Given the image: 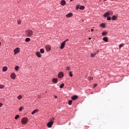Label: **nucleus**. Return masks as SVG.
<instances>
[{
	"label": "nucleus",
	"mask_w": 129,
	"mask_h": 129,
	"mask_svg": "<svg viewBox=\"0 0 129 129\" xmlns=\"http://www.w3.org/2000/svg\"><path fill=\"white\" fill-rule=\"evenodd\" d=\"M27 37H31L33 36V31L32 30L29 29L26 31Z\"/></svg>",
	"instance_id": "f257e3e1"
},
{
	"label": "nucleus",
	"mask_w": 129,
	"mask_h": 129,
	"mask_svg": "<svg viewBox=\"0 0 129 129\" xmlns=\"http://www.w3.org/2000/svg\"><path fill=\"white\" fill-rule=\"evenodd\" d=\"M21 121L22 124H27L28 121V119L27 117H23Z\"/></svg>",
	"instance_id": "f03ea898"
},
{
	"label": "nucleus",
	"mask_w": 129,
	"mask_h": 129,
	"mask_svg": "<svg viewBox=\"0 0 129 129\" xmlns=\"http://www.w3.org/2000/svg\"><path fill=\"white\" fill-rule=\"evenodd\" d=\"M109 15H113V12H111V13L110 12H106L105 14H104V18H106L107 16H108Z\"/></svg>",
	"instance_id": "7ed1b4c3"
},
{
	"label": "nucleus",
	"mask_w": 129,
	"mask_h": 129,
	"mask_svg": "<svg viewBox=\"0 0 129 129\" xmlns=\"http://www.w3.org/2000/svg\"><path fill=\"white\" fill-rule=\"evenodd\" d=\"M54 123V121H50L47 123V125L48 127H52L53 124Z\"/></svg>",
	"instance_id": "20e7f679"
},
{
	"label": "nucleus",
	"mask_w": 129,
	"mask_h": 129,
	"mask_svg": "<svg viewBox=\"0 0 129 129\" xmlns=\"http://www.w3.org/2000/svg\"><path fill=\"white\" fill-rule=\"evenodd\" d=\"M11 78L13 80H15L16 79V75L14 73H13L11 74Z\"/></svg>",
	"instance_id": "39448f33"
},
{
	"label": "nucleus",
	"mask_w": 129,
	"mask_h": 129,
	"mask_svg": "<svg viewBox=\"0 0 129 129\" xmlns=\"http://www.w3.org/2000/svg\"><path fill=\"white\" fill-rule=\"evenodd\" d=\"M45 48L47 52H49V51H50L51 50L50 45H46Z\"/></svg>",
	"instance_id": "423d86ee"
},
{
	"label": "nucleus",
	"mask_w": 129,
	"mask_h": 129,
	"mask_svg": "<svg viewBox=\"0 0 129 129\" xmlns=\"http://www.w3.org/2000/svg\"><path fill=\"white\" fill-rule=\"evenodd\" d=\"M63 76V73L62 72H60V73H58V78H62Z\"/></svg>",
	"instance_id": "0eeeda50"
},
{
	"label": "nucleus",
	"mask_w": 129,
	"mask_h": 129,
	"mask_svg": "<svg viewBox=\"0 0 129 129\" xmlns=\"http://www.w3.org/2000/svg\"><path fill=\"white\" fill-rule=\"evenodd\" d=\"M52 82L54 84H56L58 82V80L57 78H53L52 79Z\"/></svg>",
	"instance_id": "6e6552de"
},
{
	"label": "nucleus",
	"mask_w": 129,
	"mask_h": 129,
	"mask_svg": "<svg viewBox=\"0 0 129 129\" xmlns=\"http://www.w3.org/2000/svg\"><path fill=\"white\" fill-rule=\"evenodd\" d=\"M66 4H67V2H66V1L64 0H62L60 2V5H61V6H65Z\"/></svg>",
	"instance_id": "1a4fd4ad"
},
{
	"label": "nucleus",
	"mask_w": 129,
	"mask_h": 129,
	"mask_svg": "<svg viewBox=\"0 0 129 129\" xmlns=\"http://www.w3.org/2000/svg\"><path fill=\"white\" fill-rule=\"evenodd\" d=\"M72 16H73L72 13H69L66 15V18H71Z\"/></svg>",
	"instance_id": "9d476101"
},
{
	"label": "nucleus",
	"mask_w": 129,
	"mask_h": 129,
	"mask_svg": "<svg viewBox=\"0 0 129 129\" xmlns=\"http://www.w3.org/2000/svg\"><path fill=\"white\" fill-rule=\"evenodd\" d=\"M19 52H20V48H17L14 50L15 54H17V53H18Z\"/></svg>",
	"instance_id": "9b49d317"
},
{
	"label": "nucleus",
	"mask_w": 129,
	"mask_h": 129,
	"mask_svg": "<svg viewBox=\"0 0 129 129\" xmlns=\"http://www.w3.org/2000/svg\"><path fill=\"white\" fill-rule=\"evenodd\" d=\"M66 43L64 42H62L60 46V49H63L64 47L65 46Z\"/></svg>",
	"instance_id": "f8f14e48"
},
{
	"label": "nucleus",
	"mask_w": 129,
	"mask_h": 129,
	"mask_svg": "<svg viewBox=\"0 0 129 129\" xmlns=\"http://www.w3.org/2000/svg\"><path fill=\"white\" fill-rule=\"evenodd\" d=\"M72 100H76L77 99H78V96L76 95H75L71 98Z\"/></svg>",
	"instance_id": "ddd939ff"
},
{
	"label": "nucleus",
	"mask_w": 129,
	"mask_h": 129,
	"mask_svg": "<svg viewBox=\"0 0 129 129\" xmlns=\"http://www.w3.org/2000/svg\"><path fill=\"white\" fill-rule=\"evenodd\" d=\"M103 41L105 42H108V38L106 37H104L103 39Z\"/></svg>",
	"instance_id": "4468645a"
},
{
	"label": "nucleus",
	"mask_w": 129,
	"mask_h": 129,
	"mask_svg": "<svg viewBox=\"0 0 129 129\" xmlns=\"http://www.w3.org/2000/svg\"><path fill=\"white\" fill-rule=\"evenodd\" d=\"M36 54L38 56V57H41V55L40 54V52H36Z\"/></svg>",
	"instance_id": "2eb2a0df"
},
{
	"label": "nucleus",
	"mask_w": 129,
	"mask_h": 129,
	"mask_svg": "<svg viewBox=\"0 0 129 129\" xmlns=\"http://www.w3.org/2000/svg\"><path fill=\"white\" fill-rule=\"evenodd\" d=\"M116 18H117L116 16L115 15H113L112 16V18H111V20L113 21H115V20H116Z\"/></svg>",
	"instance_id": "dca6fc26"
},
{
	"label": "nucleus",
	"mask_w": 129,
	"mask_h": 129,
	"mask_svg": "<svg viewBox=\"0 0 129 129\" xmlns=\"http://www.w3.org/2000/svg\"><path fill=\"white\" fill-rule=\"evenodd\" d=\"M7 67H4V68H3V71L5 72L6 71H7Z\"/></svg>",
	"instance_id": "f3484780"
},
{
	"label": "nucleus",
	"mask_w": 129,
	"mask_h": 129,
	"mask_svg": "<svg viewBox=\"0 0 129 129\" xmlns=\"http://www.w3.org/2000/svg\"><path fill=\"white\" fill-rule=\"evenodd\" d=\"M38 110L36 109L33 111L32 112H31V114H34L35 113H36V112H38Z\"/></svg>",
	"instance_id": "a211bd4d"
},
{
	"label": "nucleus",
	"mask_w": 129,
	"mask_h": 129,
	"mask_svg": "<svg viewBox=\"0 0 129 129\" xmlns=\"http://www.w3.org/2000/svg\"><path fill=\"white\" fill-rule=\"evenodd\" d=\"M100 27H102V28L105 27V24L104 23L100 24Z\"/></svg>",
	"instance_id": "6ab92c4d"
},
{
	"label": "nucleus",
	"mask_w": 129,
	"mask_h": 129,
	"mask_svg": "<svg viewBox=\"0 0 129 129\" xmlns=\"http://www.w3.org/2000/svg\"><path fill=\"white\" fill-rule=\"evenodd\" d=\"M30 38H26V39H25V41L26 42H29V41H30Z\"/></svg>",
	"instance_id": "aec40b11"
},
{
	"label": "nucleus",
	"mask_w": 129,
	"mask_h": 129,
	"mask_svg": "<svg viewBox=\"0 0 129 129\" xmlns=\"http://www.w3.org/2000/svg\"><path fill=\"white\" fill-rule=\"evenodd\" d=\"M72 102H73L72 100H69L68 101V104H69V105H71L72 104Z\"/></svg>",
	"instance_id": "412c9836"
},
{
	"label": "nucleus",
	"mask_w": 129,
	"mask_h": 129,
	"mask_svg": "<svg viewBox=\"0 0 129 129\" xmlns=\"http://www.w3.org/2000/svg\"><path fill=\"white\" fill-rule=\"evenodd\" d=\"M107 34V32H102V36H105V35H106Z\"/></svg>",
	"instance_id": "4be33fe9"
},
{
	"label": "nucleus",
	"mask_w": 129,
	"mask_h": 129,
	"mask_svg": "<svg viewBox=\"0 0 129 129\" xmlns=\"http://www.w3.org/2000/svg\"><path fill=\"white\" fill-rule=\"evenodd\" d=\"M73 74V72H70L69 74V76L71 77H73V74Z\"/></svg>",
	"instance_id": "5701e85b"
},
{
	"label": "nucleus",
	"mask_w": 129,
	"mask_h": 129,
	"mask_svg": "<svg viewBox=\"0 0 129 129\" xmlns=\"http://www.w3.org/2000/svg\"><path fill=\"white\" fill-rule=\"evenodd\" d=\"M85 8V6H81L80 7V10H84Z\"/></svg>",
	"instance_id": "b1692460"
},
{
	"label": "nucleus",
	"mask_w": 129,
	"mask_h": 129,
	"mask_svg": "<svg viewBox=\"0 0 129 129\" xmlns=\"http://www.w3.org/2000/svg\"><path fill=\"white\" fill-rule=\"evenodd\" d=\"M19 68L18 66L15 67V71H18V70H19Z\"/></svg>",
	"instance_id": "393cba45"
},
{
	"label": "nucleus",
	"mask_w": 129,
	"mask_h": 129,
	"mask_svg": "<svg viewBox=\"0 0 129 129\" xmlns=\"http://www.w3.org/2000/svg\"><path fill=\"white\" fill-rule=\"evenodd\" d=\"M22 98V95H19L18 97H17V99H18V100H21Z\"/></svg>",
	"instance_id": "a878e982"
},
{
	"label": "nucleus",
	"mask_w": 129,
	"mask_h": 129,
	"mask_svg": "<svg viewBox=\"0 0 129 129\" xmlns=\"http://www.w3.org/2000/svg\"><path fill=\"white\" fill-rule=\"evenodd\" d=\"M19 118H20V115H17L16 116H15V119H18Z\"/></svg>",
	"instance_id": "bb28decb"
},
{
	"label": "nucleus",
	"mask_w": 129,
	"mask_h": 129,
	"mask_svg": "<svg viewBox=\"0 0 129 129\" xmlns=\"http://www.w3.org/2000/svg\"><path fill=\"white\" fill-rule=\"evenodd\" d=\"M96 55V53H92L91 54V57H94Z\"/></svg>",
	"instance_id": "cd10ccee"
},
{
	"label": "nucleus",
	"mask_w": 129,
	"mask_h": 129,
	"mask_svg": "<svg viewBox=\"0 0 129 129\" xmlns=\"http://www.w3.org/2000/svg\"><path fill=\"white\" fill-rule=\"evenodd\" d=\"M40 52L41 53H43L44 52V50L43 49H41L40 50Z\"/></svg>",
	"instance_id": "c85d7f7f"
},
{
	"label": "nucleus",
	"mask_w": 129,
	"mask_h": 129,
	"mask_svg": "<svg viewBox=\"0 0 129 129\" xmlns=\"http://www.w3.org/2000/svg\"><path fill=\"white\" fill-rule=\"evenodd\" d=\"M63 86H64V84L62 83V84H60L59 87H60V88H63Z\"/></svg>",
	"instance_id": "c756f323"
},
{
	"label": "nucleus",
	"mask_w": 129,
	"mask_h": 129,
	"mask_svg": "<svg viewBox=\"0 0 129 129\" xmlns=\"http://www.w3.org/2000/svg\"><path fill=\"white\" fill-rule=\"evenodd\" d=\"M22 109H23V107L22 106H21L19 109V111H22Z\"/></svg>",
	"instance_id": "7c9ffc66"
},
{
	"label": "nucleus",
	"mask_w": 129,
	"mask_h": 129,
	"mask_svg": "<svg viewBox=\"0 0 129 129\" xmlns=\"http://www.w3.org/2000/svg\"><path fill=\"white\" fill-rule=\"evenodd\" d=\"M80 8V6L77 5L76 6V10H78Z\"/></svg>",
	"instance_id": "2f4dec72"
},
{
	"label": "nucleus",
	"mask_w": 129,
	"mask_h": 129,
	"mask_svg": "<svg viewBox=\"0 0 129 129\" xmlns=\"http://www.w3.org/2000/svg\"><path fill=\"white\" fill-rule=\"evenodd\" d=\"M107 20L108 21H110L111 20V18L109 16H108L107 18Z\"/></svg>",
	"instance_id": "473e14b6"
},
{
	"label": "nucleus",
	"mask_w": 129,
	"mask_h": 129,
	"mask_svg": "<svg viewBox=\"0 0 129 129\" xmlns=\"http://www.w3.org/2000/svg\"><path fill=\"white\" fill-rule=\"evenodd\" d=\"M17 23L20 25V24H21V21H20V20H19L18 21H17Z\"/></svg>",
	"instance_id": "72a5a7b5"
},
{
	"label": "nucleus",
	"mask_w": 129,
	"mask_h": 129,
	"mask_svg": "<svg viewBox=\"0 0 129 129\" xmlns=\"http://www.w3.org/2000/svg\"><path fill=\"white\" fill-rule=\"evenodd\" d=\"M66 70L70 71V68L68 67L67 68H66Z\"/></svg>",
	"instance_id": "f704fd0d"
},
{
	"label": "nucleus",
	"mask_w": 129,
	"mask_h": 129,
	"mask_svg": "<svg viewBox=\"0 0 129 129\" xmlns=\"http://www.w3.org/2000/svg\"><path fill=\"white\" fill-rule=\"evenodd\" d=\"M4 88V86L3 85H0V88L1 89H3Z\"/></svg>",
	"instance_id": "c9c22d12"
},
{
	"label": "nucleus",
	"mask_w": 129,
	"mask_h": 129,
	"mask_svg": "<svg viewBox=\"0 0 129 129\" xmlns=\"http://www.w3.org/2000/svg\"><path fill=\"white\" fill-rule=\"evenodd\" d=\"M68 41H69V39L64 40V41L63 42H62V43H66Z\"/></svg>",
	"instance_id": "e433bc0d"
},
{
	"label": "nucleus",
	"mask_w": 129,
	"mask_h": 129,
	"mask_svg": "<svg viewBox=\"0 0 129 129\" xmlns=\"http://www.w3.org/2000/svg\"><path fill=\"white\" fill-rule=\"evenodd\" d=\"M123 44H120V45H119V48H122V47H123Z\"/></svg>",
	"instance_id": "4c0bfd02"
},
{
	"label": "nucleus",
	"mask_w": 129,
	"mask_h": 129,
	"mask_svg": "<svg viewBox=\"0 0 129 129\" xmlns=\"http://www.w3.org/2000/svg\"><path fill=\"white\" fill-rule=\"evenodd\" d=\"M54 117H53L52 119H51V121H54Z\"/></svg>",
	"instance_id": "58836bf2"
},
{
	"label": "nucleus",
	"mask_w": 129,
	"mask_h": 129,
	"mask_svg": "<svg viewBox=\"0 0 129 129\" xmlns=\"http://www.w3.org/2000/svg\"><path fill=\"white\" fill-rule=\"evenodd\" d=\"M2 103H0V107L2 106Z\"/></svg>",
	"instance_id": "ea45409f"
},
{
	"label": "nucleus",
	"mask_w": 129,
	"mask_h": 129,
	"mask_svg": "<svg viewBox=\"0 0 129 129\" xmlns=\"http://www.w3.org/2000/svg\"><path fill=\"white\" fill-rule=\"evenodd\" d=\"M93 31H94V29H91V32H93Z\"/></svg>",
	"instance_id": "a19ab883"
},
{
	"label": "nucleus",
	"mask_w": 129,
	"mask_h": 129,
	"mask_svg": "<svg viewBox=\"0 0 129 129\" xmlns=\"http://www.w3.org/2000/svg\"><path fill=\"white\" fill-rule=\"evenodd\" d=\"M54 98H57V96H54Z\"/></svg>",
	"instance_id": "79ce46f5"
},
{
	"label": "nucleus",
	"mask_w": 129,
	"mask_h": 129,
	"mask_svg": "<svg viewBox=\"0 0 129 129\" xmlns=\"http://www.w3.org/2000/svg\"><path fill=\"white\" fill-rule=\"evenodd\" d=\"M1 45H2V43L0 42V46H1Z\"/></svg>",
	"instance_id": "37998d69"
},
{
	"label": "nucleus",
	"mask_w": 129,
	"mask_h": 129,
	"mask_svg": "<svg viewBox=\"0 0 129 129\" xmlns=\"http://www.w3.org/2000/svg\"><path fill=\"white\" fill-rule=\"evenodd\" d=\"M96 86H97V84H95L94 86L96 87Z\"/></svg>",
	"instance_id": "c03bdc74"
},
{
	"label": "nucleus",
	"mask_w": 129,
	"mask_h": 129,
	"mask_svg": "<svg viewBox=\"0 0 129 129\" xmlns=\"http://www.w3.org/2000/svg\"><path fill=\"white\" fill-rule=\"evenodd\" d=\"M91 38H89V40H91Z\"/></svg>",
	"instance_id": "a18cd8bd"
},
{
	"label": "nucleus",
	"mask_w": 129,
	"mask_h": 129,
	"mask_svg": "<svg viewBox=\"0 0 129 129\" xmlns=\"http://www.w3.org/2000/svg\"><path fill=\"white\" fill-rule=\"evenodd\" d=\"M70 1H71V2H72L73 0H70Z\"/></svg>",
	"instance_id": "49530a36"
},
{
	"label": "nucleus",
	"mask_w": 129,
	"mask_h": 129,
	"mask_svg": "<svg viewBox=\"0 0 129 129\" xmlns=\"http://www.w3.org/2000/svg\"><path fill=\"white\" fill-rule=\"evenodd\" d=\"M107 0H104V2L106 1Z\"/></svg>",
	"instance_id": "de8ad7c7"
},
{
	"label": "nucleus",
	"mask_w": 129,
	"mask_h": 129,
	"mask_svg": "<svg viewBox=\"0 0 129 129\" xmlns=\"http://www.w3.org/2000/svg\"><path fill=\"white\" fill-rule=\"evenodd\" d=\"M6 129H7V128H6Z\"/></svg>",
	"instance_id": "09e8293b"
}]
</instances>
